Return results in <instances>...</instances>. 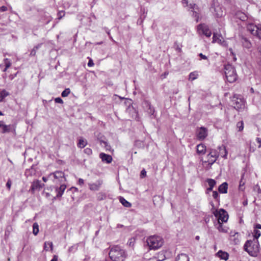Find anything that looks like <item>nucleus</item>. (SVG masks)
<instances>
[{"mask_svg": "<svg viewBox=\"0 0 261 261\" xmlns=\"http://www.w3.org/2000/svg\"><path fill=\"white\" fill-rule=\"evenodd\" d=\"M109 256L112 261H124L127 254L120 246H113L109 252Z\"/></svg>", "mask_w": 261, "mask_h": 261, "instance_id": "obj_1", "label": "nucleus"}, {"mask_svg": "<svg viewBox=\"0 0 261 261\" xmlns=\"http://www.w3.org/2000/svg\"><path fill=\"white\" fill-rule=\"evenodd\" d=\"M244 250L252 256H256L259 252V243L257 240H248L244 246Z\"/></svg>", "mask_w": 261, "mask_h": 261, "instance_id": "obj_2", "label": "nucleus"}, {"mask_svg": "<svg viewBox=\"0 0 261 261\" xmlns=\"http://www.w3.org/2000/svg\"><path fill=\"white\" fill-rule=\"evenodd\" d=\"M146 243L149 249L156 250L162 246L163 241L160 236H152L146 239Z\"/></svg>", "mask_w": 261, "mask_h": 261, "instance_id": "obj_3", "label": "nucleus"}, {"mask_svg": "<svg viewBox=\"0 0 261 261\" xmlns=\"http://www.w3.org/2000/svg\"><path fill=\"white\" fill-rule=\"evenodd\" d=\"M224 73L227 81L233 83L237 79V74L234 67L230 64H227L224 67Z\"/></svg>", "mask_w": 261, "mask_h": 261, "instance_id": "obj_4", "label": "nucleus"}, {"mask_svg": "<svg viewBox=\"0 0 261 261\" xmlns=\"http://www.w3.org/2000/svg\"><path fill=\"white\" fill-rule=\"evenodd\" d=\"M212 208L211 209L212 213L217 219V221L221 222H226L228 219L227 212L223 208L219 210H216L213 204H211Z\"/></svg>", "mask_w": 261, "mask_h": 261, "instance_id": "obj_5", "label": "nucleus"}, {"mask_svg": "<svg viewBox=\"0 0 261 261\" xmlns=\"http://www.w3.org/2000/svg\"><path fill=\"white\" fill-rule=\"evenodd\" d=\"M48 179L55 184H60L66 181L65 174L61 171H56L48 175Z\"/></svg>", "mask_w": 261, "mask_h": 261, "instance_id": "obj_6", "label": "nucleus"}, {"mask_svg": "<svg viewBox=\"0 0 261 261\" xmlns=\"http://www.w3.org/2000/svg\"><path fill=\"white\" fill-rule=\"evenodd\" d=\"M231 101L235 109L238 111H242L244 110L245 107L244 100L241 96L234 95Z\"/></svg>", "mask_w": 261, "mask_h": 261, "instance_id": "obj_7", "label": "nucleus"}, {"mask_svg": "<svg viewBox=\"0 0 261 261\" xmlns=\"http://www.w3.org/2000/svg\"><path fill=\"white\" fill-rule=\"evenodd\" d=\"M197 32L200 35H204L207 37L211 36V32L208 26L205 24H200L197 26Z\"/></svg>", "mask_w": 261, "mask_h": 261, "instance_id": "obj_8", "label": "nucleus"}, {"mask_svg": "<svg viewBox=\"0 0 261 261\" xmlns=\"http://www.w3.org/2000/svg\"><path fill=\"white\" fill-rule=\"evenodd\" d=\"M188 10L192 12V16L195 19L196 22L199 19V9L195 4H190L188 7Z\"/></svg>", "mask_w": 261, "mask_h": 261, "instance_id": "obj_9", "label": "nucleus"}, {"mask_svg": "<svg viewBox=\"0 0 261 261\" xmlns=\"http://www.w3.org/2000/svg\"><path fill=\"white\" fill-rule=\"evenodd\" d=\"M219 156L217 151L216 150H212L207 155V162L209 165H213L217 160Z\"/></svg>", "mask_w": 261, "mask_h": 261, "instance_id": "obj_10", "label": "nucleus"}, {"mask_svg": "<svg viewBox=\"0 0 261 261\" xmlns=\"http://www.w3.org/2000/svg\"><path fill=\"white\" fill-rule=\"evenodd\" d=\"M196 134L198 139L203 140L207 137L208 131L206 128L201 127L197 129Z\"/></svg>", "mask_w": 261, "mask_h": 261, "instance_id": "obj_11", "label": "nucleus"}, {"mask_svg": "<svg viewBox=\"0 0 261 261\" xmlns=\"http://www.w3.org/2000/svg\"><path fill=\"white\" fill-rule=\"evenodd\" d=\"M102 183L103 181L101 179H98L94 183H89L88 186L89 189L93 191H98L100 189Z\"/></svg>", "mask_w": 261, "mask_h": 261, "instance_id": "obj_12", "label": "nucleus"}, {"mask_svg": "<svg viewBox=\"0 0 261 261\" xmlns=\"http://www.w3.org/2000/svg\"><path fill=\"white\" fill-rule=\"evenodd\" d=\"M259 24L256 25L253 23H250L247 25V30L250 32L253 35L256 36L257 32L259 29Z\"/></svg>", "mask_w": 261, "mask_h": 261, "instance_id": "obj_13", "label": "nucleus"}, {"mask_svg": "<svg viewBox=\"0 0 261 261\" xmlns=\"http://www.w3.org/2000/svg\"><path fill=\"white\" fill-rule=\"evenodd\" d=\"M60 186L59 187H56V192L57 193L56 197H60L63 194L64 191L66 188V186L64 184V182H62V184H60Z\"/></svg>", "mask_w": 261, "mask_h": 261, "instance_id": "obj_14", "label": "nucleus"}, {"mask_svg": "<svg viewBox=\"0 0 261 261\" xmlns=\"http://www.w3.org/2000/svg\"><path fill=\"white\" fill-rule=\"evenodd\" d=\"M223 222L216 221L214 222L215 227L219 230L220 232L226 233L227 232V228L222 224Z\"/></svg>", "mask_w": 261, "mask_h": 261, "instance_id": "obj_15", "label": "nucleus"}, {"mask_svg": "<svg viewBox=\"0 0 261 261\" xmlns=\"http://www.w3.org/2000/svg\"><path fill=\"white\" fill-rule=\"evenodd\" d=\"M43 185V184L41 183L40 181L36 180L32 182L31 189L32 192H34L36 190H40Z\"/></svg>", "mask_w": 261, "mask_h": 261, "instance_id": "obj_16", "label": "nucleus"}, {"mask_svg": "<svg viewBox=\"0 0 261 261\" xmlns=\"http://www.w3.org/2000/svg\"><path fill=\"white\" fill-rule=\"evenodd\" d=\"M99 157L102 162L106 163H110L112 161V158L110 155L104 153H100L99 154Z\"/></svg>", "mask_w": 261, "mask_h": 261, "instance_id": "obj_17", "label": "nucleus"}, {"mask_svg": "<svg viewBox=\"0 0 261 261\" xmlns=\"http://www.w3.org/2000/svg\"><path fill=\"white\" fill-rule=\"evenodd\" d=\"M15 131V126L14 125H5L2 129V133H7Z\"/></svg>", "mask_w": 261, "mask_h": 261, "instance_id": "obj_18", "label": "nucleus"}, {"mask_svg": "<svg viewBox=\"0 0 261 261\" xmlns=\"http://www.w3.org/2000/svg\"><path fill=\"white\" fill-rule=\"evenodd\" d=\"M206 152V146L203 144L197 146V152L199 154H204Z\"/></svg>", "mask_w": 261, "mask_h": 261, "instance_id": "obj_19", "label": "nucleus"}, {"mask_svg": "<svg viewBox=\"0 0 261 261\" xmlns=\"http://www.w3.org/2000/svg\"><path fill=\"white\" fill-rule=\"evenodd\" d=\"M223 38L221 36L217 34L214 33L213 37V43H218L219 44H222L223 42Z\"/></svg>", "mask_w": 261, "mask_h": 261, "instance_id": "obj_20", "label": "nucleus"}, {"mask_svg": "<svg viewBox=\"0 0 261 261\" xmlns=\"http://www.w3.org/2000/svg\"><path fill=\"white\" fill-rule=\"evenodd\" d=\"M228 185L226 182L222 184L218 188L219 192L226 194L227 192Z\"/></svg>", "mask_w": 261, "mask_h": 261, "instance_id": "obj_21", "label": "nucleus"}, {"mask_svg": "<svg viewBox=\"0 0 261 261\" xmlns=\"http://www.w3.org/2000/svg\"><path fill=\"white\" fill-rule=\"evenodd\" d=\"M217 254V255L221 259H224L225 260L228 259L229 254L226 252L219 250Z\"/></svg>", "mask_w": 261, "mask_h": 261, "instance_id": "obj_22", "label": "nucleus"}, {"mask_svg": "<svg viewBox=\"0 0 261 261\" xmlns=\"http://www.w3.org/2000/svg\"><path fill=\"white\" fill-rule=\"evenodd\" d=\"M176 261H189V257L186 254L181 253L177 256Z\"/></svg>", "mask_w": 261, "mask_h": 261, "instance_id": "obj_23", "label": "nucleus"}, {"mask_svg": "<svg viewBox=\"0 0 261 261\" xmlns=\"http://www.w3.org/2000/svg\"><path fill=\"white\" fill-rule=\"evenodd\" d=\"M236 16L237 18L242 21H245L247 19V16L246 14L241 11L237 12L236 13Z\"/></svg>", "mask_w": 261, "mask_h": 261, "instance_id": "obj_24", "label": "nucleus"}, {"mask_svg": "<svg viewBox=\"0 0 261 261\" xmlns=\"http://www.w3.org/2000/svg\"><path fill=\"white\" fill-rule=\"evenodd\" d=\"M87 144V141L83 138H80L79 140V142L77 144L78 147L83 148L85 147Z\"/></svg>", "mask_w": 261, "mask_h": 261, "instance_id": "obj_25", "label": "nucleus"}, {"mask_svg": "<svg viewBox=\"0 0 261 261\" xmlns=\"http://www.w3.org/2000/svg\"><path fill=\"white\" fill-rule=\"evenodd\" d=\"M199 76L198 72L197 71H194L191 72L189 75V80L193 81L198 78Z\"/></svg>", "mask_w": 261, "mask_h": 261, "instance_id": "obj_26", "label": "nucleus"}, {"mask_svg": "<svg viewBox=\"0 0 261 261\" xmlns=\"http://www.w3.org/2000/svg\"><path fill=\"white\" fill-rule=\"evenodd\" d=\"M219 149L220 150V154L221 156L224 159H226L228 152L225 147L224 146L219 147Z\"/></svg>", "mask_w": 261, "mask_h": 261, "instance_id": "obj_27", "label": "nucleus"}, {"mask_svg": "<svg viewBox=\"0 0 261 261\" xmlns=\"http://www.w3.org/2000/svg\"><path fill=\"white\" fill-rule=\"evenodd\" d=\"M119 201L126 207H130L132 206V204L122 197H119Z\"/></svg>", "mask_w": 261, "mask_h": 261, "instance_id": "obj_28", "label": "nucleus"}, {"mask_svg": "<svg viewBox=\"0 0 261 261\" xmlns=\"http://www.w3.org/2000/svg\"><path fill=\"white\" fill-rule=\"evenodd\" d=\"M49 248L51 250H53V243L51 242H45L44 244V249L46 251H48Z\"/></svg>", "mask_w": 261, "mask_h": 261, "instance_id": "obj_29", "label": "nucleus"}, {"mask_svg": "<svg viewBox=\"0 0 261 261\" xmlns=\"http://www.w3.org/2000/svg\"><path fill=\"white\" fill-rule=\"evenodd\" d=\"M4 62L5 67L3 70V71H6V70L7 69V68H8L10 66L11 63L10 61L7 58L5 59L4 60Z\"/></svg>", "mask_w": 261, "mask_h": 261, "instance_id": "obj_30", "label": "nucleus"}, {"mask_svg": "<svg viewBox=\"0 0 261 261\" xmlns=\"http://www.w3.org/2000/svg\"><path fill=\"white\" fill-rule=\"evenodd\" d=\"M33 232L34 234L36 236L39 232V225L37 223L33 224Z\"/></svg>", "mask_w": 261, "mask_h": 261, "instance_id": "obj_31", "label": "nucleus"}, {"mask_svg": "<svg viewBox=\"0 0 261 261\" xmlns=\"http://www.w3.org/2000/svg\"><path fill=\"white\" fill-rule=\"evenodd\" d=\"M206 182L208 183L209 187L212 188H214L216 184V181L211 178L207 179Z\"/></svg>", "mask_w": 261, "mask_h": 261, "instance_id": "obj_32", "label": "nucleus"}, {"mask_svg": "<svg viewBox=\"0 0 261 261\" xmlns=\"http://www.w3.org/2000/svg\"><path fill=\"white\" fill-rule=\"evenodd\" d=\"M243 176H242V178L241 179L240 181V184H239V190L240 191H244L245 189L244 185L245 184V181L243 179Z\"/></svg>", "mask_w": 261, "mask_h": 261, "instance_id": "obj_33", "label": "nucleus"}, {"mask_svg": "<svg viewBox=\"0 0 261 261\" xmlns=\"http://www.w3.org/2000/svg\"><path fill=\"white\" fill-rule=\"evenodd\" d=\"M70 93V90L69 88H66L65 89L61 94V95L62 97H65L68 96L69 93Z\"/></svg>", "mask_w": 261, "mask_h": 261, "instance_id": "obj_34", "label": "nucleus"}, {"mask_svg": "<svg viewBox=\"0 0 261 261\" xmlns=\"http://www.w3.org/2000/svg\"><path fill=\"white\" fill-rule=\"evenodd\" d=\"M8 95V93L5 90H0V98H2V100Z\"/></svg>", "mask_w": 261, "mask_h": 261, "instance_id": "obj_35", "label": "nucleus"}, {"mask_svg": "<svg viewBox=\"0 0 261 261\" xmlns=\"http://www.w3.org/2000/svg\"><path fill=\"white\" fill-rule=\"evenodd\" d=\"M237 127L238 128L239 131L243 130L244 128V123L242 121H239L237 124Z\"/></svg>", "mask_w": 261, "mask_h": 261, "instance_id": "obj_36", "label": "nucleus"}, {"mask_svg": "<svg viewBox=\"0 0 261 261\" xmlns=\"http://www.w3.org/2000/svg\"><path fill=\"white\" fill-rule=\"evenodd\" d=\"M260 231L257 229H254L253 231V236L257 240L260 236Z\"/></svg>", "mask_w": 261, "mask_h": 261, "instance_id": "obj_37", "label": "nucleus"}, {"mask_svg": "<svg viewBox=\"0 0 261 261\" xmlns=\"http://www.w3.org/2000/svg\"><path fill=\"white\" fill-rule=\"evenodd\" d=\"M106 197V195L105 193L102 192H100L98 194L97 198L99 200H102L105 199Z\"/></svg>", "mask_w": 261, "mask_h": 261, "instance_id": "obj_38", "label": "nucleus"}, {"mask_svg": "<svg viewBox=\"0 0 261 261\" xmlns=\"http://www.w3.org/2000/svg\"><path fill=\"white\" fill-rule=\"evenodd\" d=\"M41 44H39L36 47H35L31 52V55L34 56L36 54V50L40 46Z\"/></svg>", "mask_w": 261, "mask_h": 261, "instance_id": "obj_39", "label": "nucleus"}, {"mask_svg": "<svg viewBox=\"0 0 261 261\" xmlns=\"http://www.w3.org/2000/svg\"><path fill=\"white\" fill-rule=\"evenodd\" d=\"M65 15V12L63 11H59L58 13V19H61Z\"/></svg>", "mask_w": 261, "mask_h": 261, "instance_id": "obj_40", "label": "nucleus"}, {"mask_svg": "<svg viewBox=\"0 0 261 261\" xmlns=\"http://www.w3.org/2000/svg\"><path fill=\"white\" fill-rule=\"evenodd\" d=\"M84 152L88 155H90L92 153V150L89 148H86V149H84Z\"/></svg>", "mask_w": 261, "mask_h": 261, "instance_id": "obj_41", "label": "nucleus"}, {"mask_svg": "<svg viewBox=\"0 0 261 261\" xmlns=\"http://www.w3.org/2000/svg\"><path fill=\"white\" fill-rule=\"evenodd\" d=\"M213 197L216 200H218L219 194L217 191H213Z\"/></svg>", "mask_w": 261, "mask_h": 261, "instance_id": "obj_42", "label": "nucleus"}, {"mask_svg": "<svg viewBox=\"0 0 261 261\" xmlns=\"http://www.w3.org/2000/svg\"><path fill=\"white\" fill-rule=\"evenodd\" d=\"M258 27L259 29L258 30L256 36H257L259 38L261 39V24H259Z\"/></svg>", "mask_w": 261, "mask_h": 261, "instance_id": "obj_43", "label": "nucleus"}, {"mask_svg": "<svg viewBox=\"0 0 261 261\" xmlns=\"http://www.w3.org/2000/svg\"><path fill=\"white\" fill-rule=\"evenodd\" d=\"M55 101L56 103H63V101L60 97L56 98Z\"/></svg>", "mask_w": 261, "mask_h": 261, "instance_id": "obj_44", "label": "nucleus"}, {"mask_svg": "<svg viewBox=\"0 0 261 261\" xmlns=\"http://www.w3.org/2000/svg\"><path fill=\"white\" fill-rule=\"evenodd\" d=\"M101 143H103V144H105V148H106L107 150H110V146L109 145H108V143L107 142H105V141H102L101 142Z\"/></svg>", "mask_w": 261, "mask_h": 261, "instance_id": "obj_45", "label": "nucleus"}, {"mask_svg": "<svg viewBox=\"0 0 261 261\" xmlns=\"http://www.w3.org/2000/svg\"><path fill=\"white\" fill-rule=\"evenodd\" d=\"M146 175V171H145V170L144 169H143L141 172L140 176L141 178H143V177H145Z\"/></svg>", "mask_w": 261, "mask_h": 261, "instance_id": "obj_46", "label": "nucleus"}, {"mask_svg": "<svg viewBox=\"0 0 261 261\" xmlns=\"http://www.w3.org/2000/svg\"><path fill=\"white\" fill-rule=\"evenodd\" d=\"M12 184V181L10 179H9L6 184L7 188L10 190Z\"/></svg>", "mask_w": 261, "mask_h": 261, "instance_id": "obj_47", "label": "nucleus"}, {"mask_svg": "<svg viewBox=\"0 0 261 261\" xmlns=\"http://www.w3.org/2000/svg\"><path fill=\"white\" fill-rule=\"evenodd\" d=\"M182 3L184 7H188L189 6L188 0H182Z\"/></svg>", "mask_w": 261, "mask_h": 261, "instance_id": "obj_48", "label": "nucleus"}, {"mask_svg": "<svg viewBox=\"0 0 261 261\" xmlns=\"http://www.w3.org/2000/svg\"><path fill=\"white\" fill-rule=\"evenodd\" d=\"M198 56L200 57L201 59L207 60V57L205 55H203L202 53L199 54Z\"/></svg>", "mask_w": 261, "mask_h": 261, "instance_id": "obj_49", "label": "nucleus"}, {"mask_svg": "<svg viewBox=\"0 0 261 261\" xmlns=\"http://www.w3.org/2000/svg\"><path fill=\"white\" fill-rule=\"evenodd\" d=\"M94 65V63L92 59H90L88 63V66L89 67H92Z\"/></svg>", "mask_w": 261, "mask_h": 261, "instance_id": "obj_50", "label": "nucleus"}, {"mask_svg": "<svg viewBox=\"0 0 261 261\" xmlns=\"http://www.w3.org/2000/svg\"><path fill=\"white\" fill-rule=\"evenodd\" d=\"M257 143L259 144L258 147L260 148L261 147V139L259 138H257L256 139Z\"/></svg>", "mask_w": 261, "mask_h": 261, "instance_id": "obj_51", "label": "nucleus"}, {"mask_svg": "<svg viewBox=\"0 0 261 261\" xmlns=\"http://www.w3.org/2000/svg\"><path fill=\"white\" fill-rule=\"evenodd\" d=\"M78 182L80 185L82 186V185H84V180L82 178H79Z\"/></svg>", "mask_w": 261, "mask_h": 261, "instance_id": "obj_52", "label": "nucleus"}, {"mask_svg": "<svg viewBox=\"0 0 261 261\" xmlns=\"http://www.w3.org/2000/svg\"><path fill=\"white\" fill-rule=\"evenodd\" d=\"M7 10V8L6 6H2L0 7V11L2 12L6 11Z\"/></svg>", "mask_w": 261, "mask_h": 261, "instance_id": "obj_53", "label": "nucleus"}, {"mask_svg": "<svg viewBox=\"0 0 261 261\" xmlns=\"http://www.w3.org/2000/svg\"><path fill=\"white\" fill-rule=\"evenodd\" d=\"M134 239L132 238V239L129 240V241H128L127 243L129 244V246L133 245V242H134Z\"/></svg>", "mask_w": 261, "mask_h": 261, "instance_id": "obj_54", "label": "nucleus"}, {"mask_svg": "<svg viewBox=\"0 0 261 261\" xmlns=\"http://www.w3.org/2000/svg\"><path fill=\"white\" fill-rule=\"evenodd\" d=\"M16 76V73H14V74H11L9 76V80H12L14 76Z\"/></svg>", "mask_w": 261, "mask_h": 261, "instance_id": "obj_55", "label": "nucleus"}, {"mask_svg": "<svg viewBox=\"0 0 261 261\" xmlns=\"http://www.w3.org/2000/svg\"><path fill=\"white\" fill-rule=\"evenodd\" d=\"M50 261H58V256L54 255L53 259Z\"/></svg>", "mask_w": 261, "mask_h": 261, "instance_id": "obj_56", "label": "nucleus"}, {"mask_svg": "<svg viewBox=\"0 0 261 261\" xmlns=\"http://www.w3.org/2000/svg\"><path fill=\"white\" fill-rule=\"evenodd\" d=\"M254 229H261V225L259 224H256L254 227Z\"/></svg>", "mask_w": 261, "mask_h": 261, "instance_id": "obj_57", "label": "nucleus"}, {"mask_svg": "<svg viewBox=\"0 0 261 261\" xmlns=\"http://www.w3.org/2000/svg\"><path fill=\"white\" fill-rule=\"evenodd\" d=\"M42 180H43V181H44V182H46L47 180H49V179H48V175L47 177H44V176H43V177H42Z\"/></svg>", "mask_w": 261, "mask_h": 261, "instance_id": "obj_58", "label": "nucleus"}, {"mask_svg": "<svg viewBox=\"0 0 261 261\" xmlns=\"http://www.w3.org/2000/svg\"><path fill=\"white\" fill-rule=\"evenodd\" d=\"M5 125V124H4V122L3 121H0V127L3 128Z\"/></svg>", "mask_w": 261, "mask_h": 261, "instance_id": "obj_59", "label": "nucleus"}, {"mask_svg": "<svg viewBox=\"0 0 261 261\" xmlns=\"http://www.w3.org/2000/svg\"><path fill=\"white\" fill-rule=\"evenodd\" d=\"M74 249V246H71V247H70L69 248L68 251L69 252H72Z\"/></svg>", "mask_w": 261, "mask_h": 261, "instance_id": "obj_60", "label": "nucleus"}, {"mask_svg": "<svg viewBox=\"0 0 261 261\" xmlns=\"http://www.w3.org/2000/svg\"><path fill=\"white\" fill-rule=\"evenodd\" d=\"M240 242L238 238H234V243L237 244L239 243Z\"/></svg>", "mask_w": 261, "mask_h": 261, "instance_id": "obj_61", "label": "nucleus"}, {"mask_svg": "<svg viewBox=\"0 0 261 261\" xmlns=\"http://www.w3.org/2000/svg\"><path fill=\"white\" fill-rule=\"evenodd\" d=\"M245 41L246 42V43H247L246 46L248 48H249L251 46L250 43L249 42H248L247 40H245Z\"/></svg>", "mask_w": 261, "mask_h": 261, "instance_id": "obj_62", "label": "nucleus"}, {"mask_svg": "<svg viewBox=\"0 0 261 261\" xmlns=\"http://www.w3.org/2000/svg\"><path fill=\"white\" fill-rule=\"evenodd\" d=\"M248 204V201L246 199V200H245L244 201H243V204L244 205V206H246Z\"/></svg>", "mask_w": 261, "mask_h": 261, "instance_id": "obj_63", "label": "nucleus"}, {"mask_svg": "<svg viewBox=\"0 0 261 261\" xmlns=\"http://www.w3.org/2000/svg\"><path fill=\"white\" fill-rule=\"evenodd\" d=\"M149 109L150 110V113H151L152 114H153L154 110L151 108V106H149Z\"/></svg>", "mask_w": 261, "mask_h": 261, "instance_id": "obj_64", "label": "nucleus"}]
</instances>
